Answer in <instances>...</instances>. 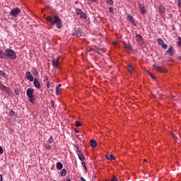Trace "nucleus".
I'll use <instances>...</instances> for the list:
<instances>
[{
  "instance_id": "nucleus-1",
  "label": "nucleus",
  "mask_w": 181,
  "mask_h": 181,
  "mask_svg": "<svg viewBox=\"0 0 181 181\" xmlns=\"http://www.w3.org/2000/svg\"><path fill=\"white\" fill-rule=\"evenodd\" d=\"M46 21L50 22L52 25H57L58 29H62V27L63 26L62 19H60V17L57 15L54 16V17L47 16Z\"/></svg>"
},
{
  "instance_id": "nucleus-2",
  "label": "nucleus",
  "mask_w": 181,
  "mask_h": 181,
  "mask_svg": "<svg viewBox=\"0 0 181 181\" xmlns=\"http://www.w3.org/2000/svg\"><path fill=\"white\" fill-rule=\"evenodd\" d=\"M16 52L11 48L6 49V59H11V60H15L16 59Z\"/></svg>"
},
{
  "instance_id": "nucleus-3",
  "label": "nucleus",
  "mask_w": 181,
  "mask_h": 181,
  "mask_svg": "<svg viewBox=\"0 0 181 181\" xmlns=\"http://www.w3.org/2000/svg\"><path fill=\"white\" fill-rule=\"evenodd\" d=\"M26 95L28 98L30 103L35 104V97L33 96V88H28Z\"/></svg>"
},
{
  "instance_id": "nucleus-4",
  "label": "nucleus",
  "mask_w": 181,
  "mask_h": 181,
  "mask_svg": "<svg viewBox=\"0 0 181 181\" xmlns=\"http://www.w3.org/2000/svg\"><path fill=\"white\" fill-rule=\"evenodd\" d=\"M19 13H21V9L19 8H13L10 12V15L14 18H16Z\"/></svg>"
},
{
  "instance_id": "nucleus-5",
  "label": "nucleus",
  "mask_w": 181,
  "mask_h": 181,
  "mask_svg": "<svg viewBox=\"0 0 181 181\" xmlns=\"http://www.w3.org/2000/svg\"><path fill=\"white\" fill-rule=\"evenodd\" d=\"M81 35V29L80 28H76L74 30L73 36H76V37H80Z\"/></svg>"
},
{
  "instance_id": "nucleus-6",
  "label": "nucleus",
  "mask_w": 181,
  "mask_h": 181,
  "mask_svg": "<svg viewBox=\"0 0 181 181\" xmlns=\"http://www.w3.org/2000/svg\"><path fill=\"white\" fill-rule=\"evenodd\" d=\"M136 40L139 46H142V45H144V37H142L141 35H136Z\"/></svg>"
},
{
  "instance_id": "nucleus-7",
  "label": "nucleus",
  "mask_w": 181,
  "mask_h": 181,
  "mask_svg": "<svg viewBox=\"0 0 181 181\" xmlns=\"http://www.w3.org/2000/svg\"><path fill=\"white\" fill-rule=\"evenodd\" d=\"M76 148L77 149L76 153L80 160L81 161L84 160L85 159L84 155H83V153H81V151L78 150V146H76Z\"/></svg>"
},
{
  "instance_id": "nucleus-8",
  "label": "nucleus",
  "mask_w": 181,
  "mask_h": 181,
  "mask_svg": "<svg viewBox=\"0 0 181 181\" xmlns=\"http://www.w3.org/2000/svg\"><path fill=\"white\" fill-rule=\"evenodd\" d=\"M166 53L169 56H173V54H175V49H173V47L172 45H170V47L168 49Z\"/></svg>"
},
{
  "instance_id": "nucleus-9",
  "label": "nucleus",
  "mask_w": 181,
  "mask_h": 181,
  "mask_svg": "<svg viewBox=\"0 0 181 181\" xmlns=\"http://www.w3.org/2000/svg\"><path fill=\"white\" fill-rule=\"evenodd\" d=\"M33 84H34L35 87H36V88H37V90H40L42 86H40V83H39V79L35 78L34 79Z\"/></svg>"
},
{
  "instance_id": "nucleus-10",
  "label": "nucleus",
  "mask_w": 181,
  "mask_h": 181,
  "mask_svg": "<svg viewBox=\"0 0 181 181\" xmlns=\"http://www.w3.org/2000/svg\"><path fill=\"white\" fill-rule=\"evenodd\" d=\"M25 77L27 80H29V81H33L34 80L33 76H32V73H30V71L26 72Z\"/></svg>"
},
{
  "instance_id": "nucleus-11",
  "label": "nucleus",
  "mask_w": 181,
  "mask_h": 181,
  "mask_svg": "<svg viewBox=\"0 0 181 181\" xmlns=\"http://www.w3.org/2000/svg\"><path fill=\"white\" fill-rule=\"evenodd\" d=\"M0 88L2 91H5L6 93H11V90L9 88L5 86L4 84L0 83Z\"/></svg>"
},
{
  "instance_id": "nucleus-12",
  "label": "nucleus",
  "mask_w": 181,
  "mask_h": 181,
  "mask_svg": "<svg viewBox=\"0 0 181 181\" xmlns=\"http://www.w3.org/2000/svg\"><path fill=\"white\" fill-rule=\"evenodd\" d=\"M155 69L158 70V71H160L161 73H166V69H165L162 66H159L157 65H153Z\"/></svg>"
},
{
  "instance_id": "nucleus-13",
  "label": "nucleus",
  "mask_w": 181,
  "mask_h": 181,
  "mask_svg": "<svg viewBox=\"0 0 181 181\" xmlns=\"http://www.w3.org/2000/svg\"><path fill=\"white\" fill-rule=\"evenodd\" d=\"M127 19H128V21L132 22V25H134V26H136V23H135V19L134 18V17L132 16L128 15Z\"/></svg>"
},
{
  "instance_id": "nucleus-14",
  "label": "nucleus",
  "mask_w": 181,
  "mask_h": 181,
  "mask_svg": "<svg viewBox=\"0 0 181 181\" xmlns=\"http://www.w3.org/2000/svg\"><path fill=\"white\" fill-rule=\"evenodd\" d=\"M0 59H6V52L0 49Z\"/></svg>"
},
{
  "instance_id": "nucleus-15",
  "label": "nucleus",
  "mask_w": 181,
  "mask_h": 181,
  "mask_svg": "<svg viewBox=\"0 0 181 181\" xmlns=\"http://www.w3.org/2000/svg\"><path fill=\"white\" fill-rule=\"evenodd\" d=\"M90 146L92 148H95V146H97V141H95V139L90 140Z\"/></svg>"
},
{
  "instance_id": "nucleus-16",
  "label": "nucleus",
  "mask_w": 181,
  "mask_h": 181,
  "mask_svg": "<svg viewBox=\"0 0 181 181\" xmlns=\"http://www.w3.org/2000/svg\"><path fill=\"white\" fill-rule=\"evenodd\" d=\"M57 169H58V170H62V169H63V164L60 162H58L57 163Z\"/></svg>"
},
{
  "instance_id": "nucleus-17",
  "label": "nucleus",
  "mask_w": 181,
  "mask_h": 181,
  "mask_svg": "<svg viewBox=\"0 0 181 181\" xmlns=\"http://www.w3.org/2000/svg\"><path fill=\"white\" fill-rule=\"evenodd\" d=\"M127 70L128 71H129L130 73H133L134 70V68L132 65L131 64H129L128 66H127Z\"/></svg>"
},
{
  "instance_id": "nucleus-18",
  "label": "nucleus",
  "mask_w": 181,
  "mask_h": 181,
  "mask_svg": "<svg viewBox=\"0 0 181 181\" xmlns=\"http://www.w3.org/2000/svg\"><path fill=\"white\" fill-rule=\"evenodd\" d=\"M106 158L108 159V160H115V157L112 155H106Z\"/></svg>"
},
{
  "instance_id": "nucleus-19",
  "label": "nucleus",
  "mask_w": 181,
  "mask_h": 181,
  "mask_svg": "<svg viewBox=\"0 0 181 181\" xmlns=\"http://www.w3.org/2000/svg\"><path fill=\"white\" fill-rule=\"evenodd\" d=\"M52 66H53V67H59L58 62L57 59L52 60Z\"/></svg>"
},
{
  "instance_id": "nucleus-20",
  "label": "nucleus",
  "mask_w": 181,
  "mask_h": 181,
  "mask_svg": "<svg viewBox=\"0 0 181 181\" xmlns=\"http://www.w3.org/2000/svg\"><path fill=\"white\" fill-rule=\"evenodd\" d=\"M157 42L160 46H162L165 43V42H163V40H162L161 38H158Z\"/></svg>"
},
{
  "instance_id": "nucleus-21",
  "label": "nucleus",
  "mask_w": 181,
  "mask_h": 181,
  "mask_svg": "<svg viewBox=\"0 0 181 181\" xmlns=\"http://www.w3.org/2000/svg\"><path fill=\"white\" fill-rule=\"evenodd\" d=\"M83 11L80 8H76V15L81 16V13H82Z\"/></svg>"
},
{
  "instance_id": "nucleus-22",
  "label": "nucleus",
  "mask_w": 181,
  "mask_h": 181,
  "mask_svg": "<svg viewBox=\"0 0 181 181\" xmlns=\"http://www.w3.org/2000/svg\"><path fill=\"white\" fill-rule=\"evenodd\" d=\"M140 11L141 13L144 15V13H146V9L145 8V6H141Z\"/></svg>"
},
{
  "instance_id": "nucleus-23",
  "label": "nucleus",
  "mask_w": 181,
  "mask_h": 181,
  "mask_svg": "<svg viewBox=\"0 0 181 181\" xmlns=\"http://www.w3.org/2000/svg\"><path fill=\"white\" fill-rule=\"evenodd\" d=\"M61 176H66V175L67 174V171L66 170V169H62L61 171Z\"/></svg>"
},
{
  "instance_id": "nucleus-24",
  "label": "nucleus",
  "mask_w": 181,
  "mask_h": 181,
  "mask_svg": "<svg viewBox=\"0 0 181 181\" xmlns=\"http://www.w3.org/2000/svg\"><path fill=\"white\" fill-rule=\"evenodd\" d=\"M106 2L107 5H110V6H112V5H114V1L112 0H106Z\"/></svg>"
},
{
  "instance_id": "nucleus-25",
  "label": "nucleus",
  "mask_w": 181,
  "mask_h": 181,
  "mask_svg": "<svg viewBox=\"0 0 181 181\" xmlns=\"http://www.w3.org/2000/svg\"><path fill=\"white\" fill-rule=\"evenodd\" d=\"M80 18H82L83 19H87V14H86V13L82 11L80 16Z\"/></svg>"
},
{
  "instance_id": "nucleus-26",
  "label": "nucleus",
  "mask_w": 181,
  "mask_h": 181,
  "mask_svg": "<svg viewBox=\"0 0 181 181\" xmlns=\"http://www.w3.org/2000/svg\"><path fill=\"white\" fill-rule=\"evenodd\" d=\"M82 166L83 168V170H85V173H87V165H86V162H82Z\"/></svg>"
},
{
  "instance_id": "nucleus-27",
  "label": "nucleus",
  "mask_w": 181,
  "mask_h": 181,
  "mask_svg": "<svg viewBox=\"0 0 181 181\" xmlns=\"http://www.w3.org/2000/svg\"><path fill=\"white\" fill-rule=\"evenodd\" d=\"M125 47L126 49H127L128 50H129L130 52H132V46H131L130 45H125Z\"/></svg>"
},
{
  "instance_id": "nucleus-28",
  "label": "nucleus",
  "mask_w": 181,
  "mask_h": 181,
  "mask_svg": "<svg viewBox=\"0 0 181 181\" xmlns=\"http://www.w3.org/2000/svg\"><path fill=\"white\" fill-rule=\"evenodd\" d=\"M158 11H159V12H160V14L165 13V8H164L163 7H160V8H158Z\"/></svg>"
},
{
  "instance_id": "nucleus-29",
  "label": "nucleus",
  "mask_w": 181,
  "mask_h": 181,
  "mask_svg": "<svg viewBox=\"0 0 181 181\" xmlns=\"http://www.w3.org/2000/svg\"><path fill=\"white\" fill-rule=\"evenodd\" d=\"M54 141V139H53L52 136H51V137L48 139L49 144H53Z\"/></svg>"
},
{
  "instance_id": "nucleus-30",
  "label": "nucleus",
  "mask_w": 181,
  "mask_h": 181,
  "mask_svg": "<svg viewBox=\"0 0 181 181\" xmlns=\"http://www.w3.org/2000/svg\"><path fill=\"white\" fill-rule=\"evenodd\" d=\"M177 45L180 47L181 46V37H178V42H177Z\"/></svg>"
},
{
  "instance_id": "nucleus-31",
  "label": "nucleus",
  "mask_w": 181,
  "mask_h": 181,
  "mask_svg": "<svg viewBox=\"0 0 181 181\" xmlns=\"http://www.w3.org/2000/svg\"><path fill=\"white\" fill-rule=\"evenodd\" d=\"M0 76L1 77H5L6 74H5V72H4V71L0 70Z\"/></svg>"
},
{
  "instance_id": "nucleus-32",
  "label": "nucleus",
  "mask_w": 181,
  "mask_h": 181,
  "mask_svg": "<svg viewBox=\"0 0 181 181\" xmlns=\"http://www.w3.org/2000/svg\"><path fill=\"white\" fill-rule=\"evenodd\" d=\"M75 125L76 127H81V122H78V121H76L75 122Z\"/></svg>"
},
{
  "instance_id": "nucleus-33",
  "label": "nucleus",
  "mask_w": 181,
  "mask_h": 181,
  "mask_svg": "<svg viewBox=\"0 0 181 181\" xmlns=\"http://www.w3.org/2000/svg\"><path fill=\"white\" fill-rule=\"evenodd\" d=\"M148 74L150 76V77L153 79V80H155V78H156L153 74H152L151 72H148Z\"/></svg>"
},
{
  "instance_id": "nucleus-34",
  "label": "nucleus",
  "mask_w": 181,
  "mask_h": 181,
  "mask_svg": "<svg viewBox=\"0 0 181 181\" xmlns=\"http://www.w3.org/2000/svg\"><path fill=\"white\" fill-rule=\"evenodd\" d=\"M161 47H162L163 49H168V45H167V44H165V42H164V44H163V45H161Z\"/></svg>"
},
{
  "instance_id": "nucleus-35",
  "label": "nucleus",
  "mask_w": 181,
  "mask_h": 181,
  "mask_svg": "<svg viewBox=\"0 0 181 181\" xmlns=\"http://www.w3.org/2000/svg\"><path fill=\"white\" fill-rule=\"evenodd\" d=\"M109 11H110V13H114V8L110 7Z\"/></svg>"
},
{
  "instance_id": "nucleus-36",
  "label": "nucleus",
  "mask_w": 181,
  "mask_h": 181,
  "mask_svg": "<svg viewBox=\"0 0 181 181\" xmlns=\"http://www.w3.org/2000/svg\"><path fill=\"white\" fill-rule=\"evenodd\" d=\"M37 74L38 72H37V70L36 69H35L34 71L33 72V76H37Z\"/></svg>"
},
{
  "instance_id": "nucleus-37",
  "label": "nucleus",
  "mask_w": 181,
  "mask_h": 181,
  "mask_svg": "<svg viewBox=\"0 0 181 181\" xmlns=\"http://www.w3.org/2000/svg\"><path fill=\"white\" fill-rule=\"evenodd\" d=\"M51 105H52V107H53V108H54V107H56L54 105V100H51Z\"/></svg>"
},
{
  "instance_id": "nucleus-38",
  "label": "nucleus",
  "mask_w": 181,
  "mask_h": 181,
  "mask_svg": "<svg viewBox=\"0 0 181 181\" xmlns=\"http://www.w3.org/2000/svg\"><path fill=\"white\" fill-rule=\"evenodd\" d=\"M112 181H118V179L115 175L113 176V178L112 179Z\"/></svg>"
},
{
  "instance_id": "nucleus-39",
  "label": "nucleus",
  "mask_w": 181,
  "mask_h": 181,
  "mask_svg": "<svg viewBox=\"0 0 181 181\" xmlns=\"http://www.w3.org/2000/svg\"><path fill=\"white\" fill-rule=\"evenodd\" d=\"M178 1V3H177V6L179 8H181V0H177Z\"/></svg>"
},
{
  "instance_id": "nucleus-40",
  "label": "nucleus",
  "mask_w": 181,
  "mask_h": 181,
  "mask_svg": "<svg viewBox=\"0 0 181 181\" xmlns=\"http://www.w3.org/2000/svg\"><path fill=\"white\" fill-rule=\"evenodd\" d=\"M47 88H50V82L49 81L47 82Z\"/></svg>"
},
{
  "instance_id": "nucleus-41",
  "label": "nucleus",
  "mask_w": 181,
  "mask_h": 181,
  "mask_svg": "<svg viewBox=\"0 0 181 181\" xmlns=\"http://www.w3.org/2000/svg\"><path fill=\"white\" fill-rule=\"evenodd\" d=\"M2 153H4V149L0 146V155H2Z\"/></svg>"
},
{
  "instance_id": "nucleus-42",
  "label": "nucleus",
  "mask_w": 181,
  "mask_h": 181,
  "mask_svg": "<svg viewBox=\"0 0 181 181\" xmlns=\"http://www.w3.org/2000/svg\"><path fill=\"white\" fill-rule=\"evenodd\" d=\"M60 87H62V84H59L57 87L56 89L59 90V88H60Z\"/></svg>"
},
{
  "instance_id": "nucleus-43",
  "label": "nucleus",
  "mask_w": 181,
  "mask_h": 181,
  "mask_svg": "<svg viewBox=\"0 0 181 181\" xmlns=\"http://www.w3.org/2000/svg\"><path fill=\"white\" fill-rule=\"evenodd\" d=\"M4 180V177H2V175L0 174V181H3Z\"/></svg>"
},
{
  "instance_id": "nucleus-44",
  "label": "nucleus",
  "mask_w": 181,
  "mask_h": 181,
  "mask_svg": "<svg viewBox=\"0 0 181 181\" xmlns=\"http://www.w3.org/2000/svg\"><path fill=\"white\" fill-rule=\"evenodd\" d=\"M56 94H57V95H59V89H56Z\"/></svg>"
},
{
  "instance_id": "nucleus-45",
  "label": "nucleus",
  "mask_w": 181,
  "mask_h": 181,
  "mask_svg": "<svg viewBox=\"0 0 181 181\" xmlns=\"http://www.w3.org/2000/svg\"><path fill=\"white\" fill-rule=\"evenodd\" d=\"M80 179H81V181H86V179H84V177H81Z\"/></svg>"
},
{
  "instance_id": "nucleus-46",
  "label": "nucleus",
  "mask_w": 181,
  "mask_h": 181,
  "mask_svg": "<svg viewBox=\"0 0 181 181\" xmlns=\"http://www.w3.org/2000/svg\"><path fill=\"white\" fill-rule=\"evenodd\" d=\"M50 148H51V147H50V145H47V146H46V148H47V149H50Z\"/></svg>"
},
{
  "instance_id": "nucleus-47",
  "label": "nucleus",
  "mask_w": 181,
  "mask_h": 181,
  "mask_svg": "<svg viewBox=\"0 0 181 181\" xmlns=\"http://www.w3.org/2000/svg\"><path fill=\"white\" fill-rule=\"evenodd\" d=\"M90 2H97V0H90Z\"/></svg>"
},
{
  "instance_id": "nucleus-48",
  "label": "nucleus",
  "mask_w": 181,
  "mask_h": 181,
  "mask_svg": "<svg viewBox=\"0 0 181 181\" xmlns=\"http://www.w3.org/2000/svg\"><path fill=\"white\" fill-rule=\"evenodd\" d=\"M15 93H16V95H19V92L16 91Z\"/></svg>"
},
{
  "instance_id": "nucleus-49",
  "label": "nucleus",
  "mask_w": 181,
  "mask_h": 181,
  "mask_svg": "<svg viewBox=\"0 0 181 181\" xmlns=\"http://www.w3.org/2000/svg\"><path fill=\"white\" fill-rule=\"evenodd\" d=\"M180 60H181V57H179Z\"/></svg>"
},
{
  "instance_id": "nucleus-50",
  "label": "nucleus",
  "mask_w": 181,
  "mask_h": 181,
  "mask_svg": "<svg viewBox=\"0 0 181 181\" xmlns=\"http://www.w3.org/2000/svg\"><path fill=\"white\" fill-rule=\"evenodd\" d=\"M169 62H172V59H170Z\"/></svg>"
},
{
  "instance_id": "nucleus-51",
  "label": "nucleus",
  "mask_w": 181,
  "mask_h": 181,
  "mask_svg": "<svg viewBox=\"0 0 181 181\" xmlns=\"http://www.w3.org/2000/svg\"><path fill=\"white\" fill-rule=\"evenodd\" d=\"M144 162H146V160L144 159Z\"/></svg>"
}]
</instances>
